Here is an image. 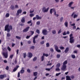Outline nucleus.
Segmentation results:
<instances>
[{"mask_svg": "<svg viewBox=\"0 0 80 80\" xmlns=\"http://www.w3.org/2000/svg\"><path fill=\"white\" fill-rule=\"evenodd\" d=\"M51 65H52V63H48L47 64V66H50Z\"/></svg>", "mask_w": 80, "mask_h": 80, "instance_id": "obj_54", "label": "nucleus"}, {"mask_svg": "<svg viewBox=\"0 0 80 80\" xmlns=\"http://www.w3.org/2000/svg\"><path fill=\"white\" fill-rule=\"evenodd\" d=\"M33 16H34V14L32 13L30 14L31 17H33Z\"/></svg>", "mask_w": 80, "mask_h": 80, "instance_id": "obj_44", "label": "nucleus"}, {"mask_svg": "<svg viewBox=\"0 0 80 80\" xmlns=\"http://www.w3.org/2000/svg\"><path fill=\"white\" fill-rule=\"evenodd\" d=\"M25 21V18L23 17L22 18V19H21V22H22V23H24Z\"/></svg>", "mask_w": 80, "mask_h": 80, "instance_id": "obj_19", "label": "nucleus"}, {"mask_svg": "<svg viewBox=\"0 0 80 80\" xmlns=\"http://www.w3.org/2000/svg\"><path fill=\"white\" fill-rule=\"evenodd\" d=\"M23 55H24V58H26V52L23 53Z\"/></svg>", "mask_w": 80, "mask_h": 80, "instance_id": "obj_47", "label": "nucleus"}, {"mask_svg": "<svg viewBox=\"0 0 80 80\" xmlns=\"http://www.w3.org/2000/svg\"><path fill=\"white\" fill-rule=\"evenodd\" d=\"M16 37L17 39H20L21 38L20 37H19L18 36H16Z\"/></svg>", "mask_w": 80, "mask_h": 80, "instance_id": "obj_46", "label": "nucleus"}, {"mask_svg": "<svg viewBox=\"0 0 80 80\" xmlns=\"http://www.w3.org/2000/svg\"><path fill=\"white\" fill-rule=\"evenodd\" d=\"M8 51L7 52L5 51L4 49L3 50V52L2 53V54L3 55V57L5 58H8Z\"/></svg>", "mask_w": 80, "mask_h": 80, "instance_id": "obj_3", "label": "nucleus"}, {"mask_svg": "<svg viewBox=\"0 0 80 80\" xmlns=\"http://www.w3.org/2000/svg\"><path fill=\"white\" fill-rule=\"evenodd\" d=\"M13 54H12L11 55H10L9 57L11 58V59H12L13 58Z\"/></svg>", "mask_w": 80, "mask_h": 80, "instance_id": "obj_36", "label": "nucleus"}, {"mask_svg": "<svg viewBox=\"0 0 80 80\" xmlns=\"http://www.w3.org/2000/svg\"><path fill=\"white\" fill-rule=\"evenodd\" d=\"M61 74V72H59V73H56V76H58V75H60V74Z\"/></svg>", "mask_w": 80, "mask_h": 80, "instance_id": "obj_41", "label": "nucleus"}, {"mask_svg": "<svg viewBox=\"0 0 80 80\" xmlns=\"http://www.w3.org/2000/svg\"><path fill=\"white\" fill-rule=\"evenodd\" d=\"M67 35V33H66V32L65 31L63 33V35Z\"/></svg>", "mask_w": 80, "mask_h": 80, "instance_id": "obj_53", "label": "nucleus"}, {"mask_svg": "<svg viewBox=\"0 0 80 80\" xmlns=\"http://www.w3.org/2000/svg\"><path fill=\"white\" fill-rule=\"evenodd\" d=\"M50 51L51 52H53L54 50H53V49L52 48H51L50 49Z\"/></svg>", "mask_w": 80, "mask_h": 80, "instance_id": "obj_52", "label": "nucleus"}, {"mask_svg": "<svg viewBox=\"0 0 80 80\" xmlns=\"http://www.w3.org/2000/svg\"><path fill=\"white\" fill-rule=\"evenodd\" d=\"M37 25H40V21H38L37 22Z\"/></svg>", "mask_w": 80, "mask_h": 80, "instance_id": "obj_48", "label": "nucleus"}, {"mask_svg": "<svg viewBox=\"0 0 80 80\" xmlns=\"http://www.w3.org/2000/svg\"><path fill=\"white\" fill-rule=\"evenodd\" d=\"M31 36H28L26 37V38L27 39H28V38H30Z\"/></svg>", "mask_w": 80, "mask_h": 80, "instance_id": "obj_50", "label": "nucleus"}, {"mask_svg": "<svg viewBox=\"0 0 80 80\" xmlns=\"http://www.w3.org/2000/svg\"><path fill=\"white\" fill-rule=\"evenodd\" d=\"M15 8H18V6L17 5H15Z\"/></svg>", "mask_w": 80, "mask_h": 80, "instance_id": "obj_55", "label": "nucleus"}, {"mask_svg": "<svg viewBox=\"0 0 80 80\" xmlns=\"http://www.w3.org/2000/svg\"><path fill=\"white\" fill-rule=\"evenodd\" d=\"M60 66H61V64L60 63H58L56 66V67L60 68Z\"/></svg>", "mask_w": 80, "mask_h": 80, "instance_id": "obj_13", "label": "nucleus"}, {"mask_svg": "<svg viewBox=\"0 0 80 80\" xmlns=\"http://www.w3.org/2000/svg\"><path fill=\"white\" fill-rule=\"evenodd\" d=\"M38 74V73L37 72H33V75L34 76H37V74Z\"/></svg>", "mask_w": 80, "mask_h": 80, "instance_id": "obj_25", "label": "nucleus"}, {"mask_svg": "<svg viewBox=\"0 0 80 80\" xmlns=\"http://www.w3.org/2000/svg\"><path fill=\"white\" fill-rule=\"evenodd\" d=\"M28 23L29 24V23H32V20H30L29 21H28Z\"/></svg>", "mask_w": 80, "mask_h": 80, "instance_id": "obj_57", "label": "nucleus"}, {"mask_svg": "<svg viewBox=\"0 0 80 80\" xmlns=\"http://www.w3.org/2000/svg\"><path fill=\"white\" fill-rule=\"evenodd\" d=\"M55 48L56 52H61V50L58 49V47L57 46L55 45Z\"/></svg>", "mask_w": 80, "mask_h": 80, "instance_id": "obj_6", "label": "nucleus"}, {"mask_svg": "<svg viewBox=\"0 0 80 80\" xmlns=\"http://www.w3.org/2000/svg\"><path fill=\"white\" fill-rule=\"evenodd\" d=\"M8 50L10 52L11 51V48H10L9 47H8Z\"/></svg>", "mask_w": 80, "mask_h": 80, "instance_id": "obj_49", "label": "nucleus"}, {"mask_svg": "<svg viewBox=\"0 0 80 80\" xmlns=\"http://www.w3.org/2000/svg\"><path fill=\"white\" fill-rule=\"evenodd\" d=\"M10 30H12V26L10 25L9 26V25H6L5 27V31H7L8 32H10Z\"/></svg>", "mask_w": 80, "mask_h": 80, "instance_id": "obj_2", "label": "nucleus"}, {"mask_svg": "<svg viewBox=\"0 0 80 80\" xmlns=\"http://www.w3.org/2000/svg\"><path fill=\"white\" fill-rule=\"evenodd\" d=\"M55 11V9L54 8L51 9L50 11V12L51 14H52V13H53L52 11Z\"/></svg>", "mask_w": 80, "mask_h": 80, "instance_id": "obj_15", "label": "nucleus"}, {"mask_svg": "<svg viewBox=\"0 0 80 80\" xmlns=\"http://www.w3.org/2000/svg\"><path fill=\"white\" fill-rule=\"evenodd\" d=\"M52 34H56V33H57V32L55 30H53L52 31Z\"/></svg>", "mask_w": 80, "mask_h": 80, "instance_id": "obj_21", "label": "nucleus"}, {"mask_svg": "<svg viewBox=\"0 0 80 80\" xmlns=\"http://www.w3.org/2000/svg\"><path fill=\"white\" fill-rule=\"evenodd\" d=\"M38 35H37L36 36H35L34 37V38H33V39H35V38H38Z\"/></svg>", "mask_w": 80, "mask_h": 80, "instance_id": "obj_37", "label": "nucleus"}, {"mask_svg": "<svg viewBox=\"0 0 80 80\" xmlns=\"http://www.w3.org/2000/svg\"><path fill=\"white\" fill-rule=\"evenodd\" d=\"M4 78V75H1L0 76V78L1 79H3Z\"/></svg>", "mask_w": 80, "mask_h": 80, "instance_id": "obj_24", "label": "nucleus"}, {"mask_svg": "<svg viewBox=\"0 0 80 80\" xmlns=\"http://www.w3.org/2000/svg\"><path fill=\"white\" fill-rule=\"evenodd\" d=\"M10 16V14L8 13H7L5 15V17L7 18V17H8Z\"/></svg>", "mask_w": 80, "mask_h": 80, "instance_id": "obj_26", "label": "nucleus"}, {"mask_svg": "<svg viewBox=\"0 0 80 80\" xmlns=\"http://www.w3.org/2000/svg\"><path fill=\"white\" fill-rule=\"evenodd\" d=\"M29 28H30V27H28L23 30V32H27L28 31V29Z\"/></svg>", "mask_w": 80, "mask_h": 80, "instance_id": "obj_8", "label": "nucleus"}, {"mask_svg": "<svg viewBox=\"0 0 80 80\" xmlns=\"http://www.w3.org/2000/svg\"><path fill=\"white\" fill-rule=\"evenodd\" d=\"M33 55H32V53L31 52H28V57L29 58H31L32 57Z\"/></svg>", "mask_w": 80, "mask_h": 80, "instance_id": "obj_11", "label": "nucleus"}, {"mask_svg": "<svg viewBox=\"0 0 80 80\" xmlns=\"http://www.w3.org/2000/svg\"><path fill=\"white\" fill-rule=\"evenodd\" d=\"M18 77H20V72H18Z\"/></svg>", "mask_w": 80, "mask_h": 80, "instance_id": "obj_62", "label": "nucleus"}, {"mask_svg": "<svg viewBox=\"0 0 80 80\" xmlns=\"http://www.w3.org/2000/svg\"><path fill=\"white\" fill-rule=\"evenodd\" d=\"M60 69L59 68L56 67V71H60Z\"/></svg>", "mask_w": 80, "mask_h": 80, "instance_id": "obj_28", "label": "nucleus"}, {"mask_svg": "<svg viewBox=\"0 0 80 80\" xmlns=\"http://www.w3.org/2000/svg\"><path fill=\"white\" fill-rule=\"evenodd\" d=\"M48 9H49V7L46 8L44 7L42 9V12H47L48 11Z\"/></svg>", "mask_w": 80, "mask_h": 80, "instance_id": "obj_5", "label": "nucleus"}, {"mask_svg": "<svg viewBox=\"0 0 80 80\" xmlns=\"http://www.w3.org/2000/svg\"><path fill=\"white\" fill-rule=\"evenodd\" d=\"M44 58H45L43 56H42L41 57V61H43V60H44Z\"/></svg>", "mask_w": 80, "mask_h": 80, "instance_id": "obj_29", "label": "nucleus"}, {"mask_svg": "<svg viewBox=\"0 0 80 80\" xmlns=\"http://www.w3.org/2000/svg\"><path fill=\"white\" fill-rule=\"evenodd\" d=\"M71 57L72 58H75L76 57L74 55H73V54L71 56Z\"/></svg>", "mask_w": 80, "mask_h": 80, "instance_id": "obj_32", "label": "nucleus"}, {"mask_svg": "<svg viewBox=\"0 0 80 80\" xmlns=\"http://www.w3.org/2000/svg\"><path fill=\"white\" fill-rule=\"evenodd\" d=\"M63 17H61L60 18V21L61 22H63Z\"/></svg>", "mask_w": 80, "mask_h": 80, "instance_id": "obj_27", "label": "nucleus"}, {"mask_svg": "<svg viewBox=\"0 0 80 80\" xmlns=\"http://www.w3.org/2000/svg\"><path fill=\"white\" fill-rule=\"evenodd\" d=\"M72 36H73V34H72V33L70 35V38H71L72 37H72Z\"/></svg>", "mask_w": 80, "mask_h": 80, "instance_id": "obj_59", "label": "nucleus"}, {"mask_svg": "<svg viewBox=\"0 0 80 80\" xmlns=\"http://www.w3.org/2000/svg\"><path fill=\"white\" fill-rule=\"evenodd\" d=\"M43 56L44 57L45 56V57H47L48 56V54H46L45 53H43Z\"/></svg>", "mask_w": 80, "mask_h": 80, "instance_id": "obj_20", "label": "nucleus"}, {"mask_svg": "<svg viewBox=\"0 0 80 80\" xmlns=\"http://www.w3.org/2000/svg\"><path fill=\"white\" fill-rule=\"evenodd\" d=\"M25 72V70L23 69H22L20 71V73H23Z\"/></svg>", "mask_w": 80, "mask_h": 80, "instance_id": "obj_18", "label": "nucleus"}, {"mask_svg": "<svg viewBox=\"0 0 80 80\" xmlns=\"http://www.w3.org/2000/svg\"><path fill=\"white\" fill-rule=\"evenodd\" d=\"M68 62L67 60L64 61L63 63V65L61 67V69L63 71H66L67 70V65Z\"/></svg>", "mask_w": 80, "mask_h": 80, "instance_id": "obj_1", "label": "nucleus"}, {"mask_svg": "<svg viewBox=\"0 0 80 80\" xmlns=\"http://www.w3.org/2000/svg\"><path fill=\"white\" fill-rule=\"evenodd\" d=\"M9 68L8 66H7V67L6 68V69L7 70H8Z\"/></svg>", "mask_w": 80, "mask_h": 80, "instance_id": "obj_60", "label": "nucleus"}, {"mask_svg": "<svg viewBox=\"0 0 80 80\" xmlns=\"http://www.w3.org/2000/svg\"><path fill=\"white\" fill-rule=\"evenodd\" d=\"M37 57H35L33 59V61H36V60H37Z\"/></svg>", "mask_w": 80, "mask_h": 80, "instance_id": "obj_34", "label": "nucleus"}, {"mask_svg": "<svg viewBox=\"0 0 80 80\" xmlns=\"http://www.w3.org/2000/svg\"><path fill=\"white\" fill-rule=\"evenodd\" d=\"M46 70H47V71H50V70H51V69L50 68H46L45 69Z\"/></svg>", "mask_w": 80, "mask_h": 80, "instance_id": "obj_42", "label": "nucleus"}, {"mask_svg": "<svg viewBox=\"0 0 80 80\" xmlns=\"http://www.w3.org/2000/svg\"><path fill=\"white\" fill-rule=\"evenodd\" d=\"M74 37H72L71 38H70L69 40H70V43H73V42H74V39L73 38Z\"/></svg>", "mask_w": 80, "mask_h": 80, "instance_id": "obj_7", "label": "nucleus"}, {"mask_svg": "<svg viewBox=\"0 0 80 80\" xmlns=\"http://www.w3.org/2000/svg\"><path fill=\"white\" fill-rule=\"evenodd\" d=\"M36 32L38 33V34H39L40 32V30L38 29H37L36 30Z\"/></svg>", "mask_w": 80, "mask_h": 80, "instance_id": "obj_33", "label": "nucleus"}, {"mask_svg": "<svg viewBox=\"0 0 80 80\" xmlns=\"http://www.w3.org/2000/svg\"><path fill=\"white\" fill-rule=\"evenodd\" d=\"M69 50V48L68 47L64 51L65 53H68V52Z\"/></svg>", "mask_w": 80, "mask_h": 80, "instance_id": "obj_12", "label": "nucleus"}, {"mask_svg": "<svg viewBox=\"0 0 80 80\" xmlns=\"http://www.w3.org/2000/svg\"><path fill=\"white\" fill-rule=\"evenodd\" d=\"M57 57L58 58H59L60 57V54H57Z\"/></svg>", "mask_w": 80, "mask_h": 80, "instance_id": "obj_35", "label": "nucleus"}, {"mask_svg": "<svg viewBox=\"0 0 80 80\" xmlns=\"http://www.w3.org/2000/svg\"><path fill=\"white\" fill-rule=\"evenodd\" d=\"M33 43H36V41H35V39H33Z\"/></svg>", "mask_w": 80, "mask_h": 80, "instance_id": "obj_58", "label": "nucleus"}, {"mask_svg": "<svg viewBox=\"0 0 80 80\" xmlns=\"http://www.w3.org/2000/svg\"><path fill=\"white\" fill-rule=\"evenodd\" d=\"M64 25L66 27H68V22H66L64 23Z\"/></svg>", "mask_w": 80, "mask_h": 80, "instance_id": "obj_22", "label": "nucleus"}, {"mask_svg": "<svg viewBox=\"0 0 80 80\" xmlns=\"http://www.w3.org/2000/svg\"><path fill=\"white\" fill-rule=\"evenodd\" d=\"M73 3V2H70L68 4L69 7H72V5Z\"/></svg>", "mask_w": 80, "mask_h": 80, "instance_id": "obj_14", "label": "nucleus"}, {"mask_svg": "<svg viewBox=\"0 0 80 80\" xmlns=\"http://www.w3.org/2000/svg\"><path fill=\"white\" fill-rule=\"evenodd\" d=\"M48 31L46 29H43L42 31V33H43V35H47L48 34Z\"/></svg>", "mask_w": 80, "mask_h": 80, "instance_id": "obj_4", "label": "nucleus"}, {"mask_svg": "<svg viewBox=\"0 0 80 80\" xmlns=\"http://www.w3.org/2000/svg\"><path fill=\"white\" fill-rule=\"evenodd\" d=\"M70 77V78H71L72 79H73V78H75V77H74V76H73V75H71Z\"/></svg>", "mask_w": 80, "mask_h": 80, "instance_id": "obj_38", "label": "nucleus"}, {"mask_svg": "<svg viewBox=\"0 0 80 80\" xmlns=\"http://www.w3.org/2000/svg\"><path fill=\"white\" fill-rule=\"evenodd\" d=\"M66 80H72V79L70 78V77L68 76H66Z\"/></svg>", "mask_w": 80, "mask_h": 80, "instance_id": "obj_17", "label": "nucleus"}, {"mask_svg": "<svg viewBox=\"0 0 80 80\" xmlns=\"http://www.w3.org/2000/svg\"><path fill=\"white\" fill-rule=\"evenodd\" d=\"M78 16V15L77 14H74V15L73 18H77V17Z\"/></svg>", "mask_w": 80, "mask_h": 80, "instance_id": "obj_30", "label": "nucleus"}, {"mask_svg": "<svg viewBox=\"0 0 80 80\" xmlns=\"http://www.w3.org/2000/svg\"><path fill=\"white\" fill-rule=\"evenodd\" d=\"M75 14V12H73L71 15V17H73V15H74V14Z\"/></svg>", "mask_w": 80, "mask_h": 80, "instance_id": "obj_61", "label": "nucleus"}, {"mask_svg": "<svg viewBox=\"0 0 80 80\" xmlns=\"http://www.w3.org/2000/svg\"><path fill=\"white\" fill-rule=\"evenodd\" d=\"M46 47H50V44L48 42H47L46 44Z\"/></svg>", "mask_w": 80, "mask_h": 80, "instance_id": "obj_23", "label": "nucleus"}, {"mask_svg": "<svg viewBox=\"0 0 80 80\" xmlns=\"http://www.w3.org/2000/svg\"><path fill=\"white\" fill-rule=\"evenodd\" d=\"M18 67H19V66H17L16 67V68H15L13 69V72H15L17 71V69H18Z\"/></svg>", "mask_w": 80, "mask_h": 80, "instance_id": "obj_16", "label": "nucleus"}, {"mask_svg": "<svg viewBox=\"0 0 80 80\" xmlns=\"http://www.w3.org/2000/svg\"><path fill=\"white\" fill-rule=\"evenodd\" d=\"M62 32V30L60 29V30H59V31L58 32V34L60 33H61Z\"/></svg>", "mask_w": 80, "mask_h": 80, "instance_id": "obj_56", "label": "nucleus"}, {"mask_svg": "<svg viewBox=\"0 0 80 80\" xmlns=\"http://www.w3.org/2000/svg\"><path fill=\"white\" fill-rule=\"evenodd\" d=\"M70 8H71V9H72V10H74V8H75V7H72L71 6V7H70Z\"/></svg>", "mask_w": 80, "mask_h": 80, "instance_id": "obj_51", "label": "nucleus"}, {"mask_svg": "<svg viewBox=\"0 0 80 80\" xmlns=\"http://www.w3.org/2000/svg\"><path fill=\"white\" fill-rule=\"evenodd\" d=\"M36 19H37V20H41V19L42 18V17L39 16L38 15H37L36 16Z\"/></svg>", "mask_w": 80, "mask_h": 80, "instance_id": "obj_10", "label": "nucleus"}, {"mask_svg": "<svg viewBox=\"0 0 80 80\" xmlns=\"http://www.w3.org/2000/svg\"><path fill=\"white\" fill-rule=\"evenodd\" d=\"M34 48H35L34 46H32L31 47V48H32V49H34Z\"/></svg>", "mask_w": 80, "mask_h": 80, "instance_id": "obj_63", "label": "nucleus"}, {"mask_svg": "<svg viewBox=\"0 0 80 80\" xmlns=\"http://www.w3.org/2000/svg\"><path fill=\"white\" fill-rule=\"evenodd\" d=\"M27 72L28 73H30V70L29 68L27 69Z\"/></svg>", "mask_w": 80, "mask_h": 80, "instance_id": "obj_39", "label": "nucleus"}, {"mask_svg": "<svg viewBox=\"0 0 80 80\" xmlns=\"http://www.w3.org/2000/svg\"><path fill=\"white\" fill-rule=\"evenodd\" d=\"M7 37H10V34L9 33H7Z\"/></svg>", "mask_w": 80, "mask_h": 80, "instance_id": "obj_43", "label": "nucleus"}, {"mask_svg": "<svg viewBox=\"0 0 80 80\" xmlns=\"http://www.w3.org/2000/svg\"><path fill=\"white\" fill-rule=\"evenodd\" d=\"M11 8L12 9V10H14V8H15V7L13 6H11Z\"/></svg>", "mask_w": 80, "mask_h": 80, "instance_id": "obj_31", "label": "nucleus"}, {"mask_svg": "<svg viewBox=\"0 0 80 80\" xmlns=\"http://www.w3.org/2000/svg\"><path fill=\"white\" fill-rule=\"evenodd\" d=\"M22 10L19 9L17 11V15H19V14L20 13H22Z\"/></svg>", "mask_w": 80, "mask_h": 80, "instance_id": "obj_9", "label": "nucleus"}, {"mask_svg": "<svg viewBox=\"0 0 80 80\" xmlns=\"http://www.w3.org/2000/svg\"><path fill=\"white\" fill-rule=\"evenodd\" d=\"M44 43H45V42L44 41H42L40 42V43L42 45H43Z\"/></svg>", "mask_w": 80, "mask_h": 80, "instance_id": "obj_40", "label": "nucleus"}, {"mask_svg": "<svg viewBox=\"0 0 80 80\" xmlns=\"http://www.w3.org/2000/svg\"><path fill=\"white\" fill-rule=\"evenodd\" d=\"M28 44H30L31 43V41H28Z\"/></svg>", "mask_w": 80, "mask_h": 80, "instance_id": "obj_64", "label": "nucleus"}, {"mask_svg": "<svg viewBox=\"0 0 80 80\" xmlns=\"http://www.w3.org/2000/svg\"><path fill=\"white\" fill-rule=\"evenodd\" d=\"M59 48L61 50H63V49H64V47H59Z\"/></svg>", "mask_w": 80, "mask_h": 80, "instance_id": "obj_45", "label": "nucleus"}]
</instances>
